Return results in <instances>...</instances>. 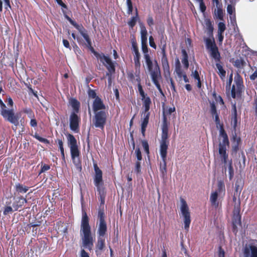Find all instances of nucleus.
I'll use <instances>...</instances> for the list:
<instances>
[{"label":"nucleus","mask_w":257,"mask_h":257,"mask_svg":"<svg viewBox=\"0 0 257 257\" xmlns=\"http://www.w3.org/2000/svg\"><path fill=\"white\" fill-rule=\"evenodd\" d=\"M15 188L18 192L21 193H25L27 192L29 190L28 187L24 186L20 183H17L16 184Z\"/></svg>","instance_id":"nucleus-29"},{"label":"nucleus","mask_w":257,"mask_h":257,"mask_svg":"<svg viewBox=\"0 0 257 257\" xmlns=\"http://www.w3.org/2000/svg\"><path fill=\"white\" fill-rule=\"evenodd\" d=\"M210 112L213 117H214V114H216L217 113L216 107L215 103L213 102H210Z\"/></svg>","instance_id":"nucleus-44"},{"label":"nucleus","mask_w":257,"mask_h":257,"mask_svg":"<svg viewBox=\"0 0 257 257\" xmlns=\"http://www.w3.org/2000/svg\"><path fill=\"white\" fill-rule=\"evenodd\" d=\"M140 59L141 58L134 59L135 69L136 70H139L140 69V67H141Z\"/></svg>","instance_id":"nucleus-54"},{"label":"nucleus","mask_w":257,"mask_h":257,"mask_svg":"<svg viewBox=\"0 0 257 257\" xmlns=\"http://www.w3.org/2000/svg\"><path fill=\"white\" fill-rule=\"evenodd\" d=\"M126 4L127 6V14L130 15L133 12V5L131 0H126Z\"/></svg>","instance_id":"nucleus-48"},{"label":"nucleus","mask_w":257,"mask_h":257,"mask_svg":"<svg viewBox=\"0 0 257 257\" xmlns=\"http://www.w3.org/2000/svg\"><path fill=\"white\" fill-rule=\"evenodd\" d=\"M135 172L137 174H140L141 172V163L140 161H137L136 163Z\"/></svg>","instance_id":"nucleus-55"},{"label":"nucleus","mask_w":257,"mask_h":257,"mask_svg":"<svg viewBox=\"0 0 257 257\" xmlns=\"http://www.w3.org/2000/svg\"><path fill=\"white\" fill-rule=\"evenodd\" d=\"M146 57L144 58L145 62L148 68V70L150 73L151 77H152L153 73L158 72L159 74H161L160 70L158 64L156 61H155V64L153 66V63L149 55H146Z\"/></svg>","instance_id":"nucleus-8"},{"label":"nucleus","mask_w":257,"mask_h":257,"mask_svg":"<svg viewBox=\"0 0 257 257\" xmlns=\"http://www.w3.org/2000/svg\"><path fill=\"white\" fill-rule=\"evenodd\" d=\"M142 100L143 101V106L145 107V112H148L151 103L150 98L148 96H145L144 98H142Z\"/></svg>","instance_id":"nucleus-27"},{"label":"nucleus","mask_w":257,"mask_h":257,"mask_svg":"<svg viewBox=\"0 0 257 257\" xmlns=\"http://www.w3.org/2000/svg\"><path fill=\"white\" fill-rule=\"evenodd\" d=\"M143 147L146 154H149V146L146 141H143L142 142Z\"/></svg>","instance_id":"nucleus-50"},{"label":"nucleus","mask_w":257,"mask_h":257,"mask_svg":"<svg viewBox=\"0 0 257 257\" xmlns=\"http://www.w3.org/2000/svg\"><path fill=\"white\" fill-rule=\"evenodd\" d=\"M153 83L155 84L157 88L158 89L161 88L159 83V80L161 78V74H159L158 72L153 73L152 77H151Z\"/></svg>","instance_id":"nucleus-22"},{"label":"nucleus","mask_w":257,"mask_h":257,"mask_svg":"<svg viewBox=\"0 0 257 257\" xmlns=\"http://www.w3.org/2000/svg\"><path fill=\"white\" fill-rule=\"evenodd\" d=\"M218 190L219 192L225 190V186L222 181H218L217 183Z\"/></svg>","instance_id":"nucleus-52"},{"label":"nucleus","mask_w":257,"mask_h":257,"mask_svg":"<svg viewBox=\"0 0 257 257\" xmlns=\"http://www.w3.org/2000/svg\"><path fill=\"white\" fill-rule=\"evenodd\" d=\"M41 224V221H40V220H35L34 222H30V223L29 224V225L32 226V227H37V226H38L40 225Z\"/></svg>","instance_id":"nucleus-59"},{"label":"nucleus","mask_w":257,"mask_h":257,"mask_svg":"<svg viewBox=\"0 0 257 257\" xmlns=\"http://www.w3.org/2000/svg\"><path fill=\"white\" fill-rule=\"evenodd\" d=\"M149 44L151 47L154 49L156 48V45L154 42V38L152 36L149 37Z\"/></svg>","instance_id":"nucleus-60"},{"label":"nucleus","mask_w":257,"mask_h":257,"mask_svg":"<svg viewBox=\"0 0 257 257\" xmlns=\"http://www.w3.org/2000/svg\"><path fill=\"white\" fill-rule=\"evenodd\" d=\"M244 61L241 59H237L234 62V66L238 68H240L243 66Z\"/></svg>","instance_id":"nucleus-46"},{"label":"nucleus","mask_w":257,"mask_h":257,"mask_svg":"<svg viewBox=\"0 0 257 257\" xmlns=\"http://www.w3.org/2000/svg\"><path fill=\"white\" fill-rule=\"evenodd\" d=\"M93 110L94 112L103 110L105 108V106L103 104L102 100L99 97H97L93 101L92 104Z\"/></svg>","instance_id":"nucleus-14"},{"label":"nucleus","mask_w":257,"mask_h":257,"mask_svg":"<svg viewBox=\"0 0 257 257\" xmlns=\"http://www.w3.org/2000/svg\"><path fill=\"white\" fill-rule=\"evenodd\" d=\"M218 197V194L217 192H214L211 194L210 197V200L212 204V205L215 207H218V203L217 202V199Z\"/></svg>","instance_id":"nucleus-30"},{"label":"nucleus","mask_w":257,"mask_h":257,"mask_svg":"<svg viewBox=\"0 0 257 257\" xmlns=\"http://www.w3.org/2000/svg\"><path fill=\"white\" fill-rule=\"evenodd\" d=\"M94 113L93 124L96 128L103 130L106 122L107 113L104 110Z\"/></svg>","instance_id":"nucleus-5"},{"label":"nucleus","mask_w":257,"mask_h":257,"mask_svg":"<svg viewBox=\"0 0 257 257\" xmlns=\"http://www.w3.org/2000/svg\"><path fill=\"white\" fill-rule=\"evenodd\" d=\"M100 61L106 67L108 71L111 73H115V68L114 63L112 62L110 58L104 55L102 56Z\"/></svg>","instance_id":"nucleus-11"},{"label":"nucleus","mask_w":257,"mask_h":257,"mask_svg":"<svg viewBox=\"0 0 257 257\" xmlns=\"http://www.w3.org/2000/svg\"><path fill=\"white\" fill-rule=\"evenodd\" d=\"M220 63H221V61L218 62H216L215 65H216V68H217V69L218 70V74L219 75V76L220 77V78L222 79L225 76L226 72L223 69V67L221 65Z\"/></svg>","instance_id":"nucleus-28"},{"label":"nucleus","mask_w":257,"mask_h":257,"mask_svg":"<svg viewBox=\"0 0 257 257\" xmlns=\"http://www.w3.org/2000/svg\"><path fill=\"white\" fill-rule=\"evenodd\" d=\"M132 50L134 53V59L141 58V54L139 52L137 43L135 41L132 42Z\"/></svg>","instance_id":"nucleus-25"},{"label":"nucleus","mask_w":257,"mask_h":257,"mask_svg":"<svg viewBox=\"0 0 257 257\" xmlns=\"http://www.w3.org/2000/svg\"><path fill=\"white\" fill-rule=\"evenodd\" d=\"M217 8L218 9L217 10L215 9L214 11L215 17L217 19H218L220 20H223V17L222 11L221 9L219 8V7Z\"/></svg>","instance_id":"nucleus-39"},{"label":"nucleus","mask_w":257,"mask_h":257,"mask_svg":"<svg viewBox=\"0 0 257 257\" xmlns=\"http://www.w3.org/2000/svg\"><path fill=\"white\" fill-rule=\"evenodd\" d=\"M162 136L160 143H169L168 139V123L166 117L164 115L162 126Z\"/></svg>","instance_id":"nucleus-10"},{"label":"nucleus","mask_w":257,"mask_h":257,"mask_svg":"<svg viewBox=\"0 0 257 257\" xmlns=\"http://www.w3.org/2000/svg\"><path fill=\"white\" fill-rule=\"evenodd\" d=\"M210 56L214 59L215 62H220L221 56L220 54L218 51V47H215V49H212L210 50Z\"/></svg>","instance_id":"nucleus-21"},{"label":"nucleus","mask_w":257,"mask_h":257,"mask_svg":"<svg viewBox=\"0 0 257 257\" xmlns=\"http://www.w3.org/2000/svg\"><path fill=\"white\" fill-rule=\"evenodd\" d=\"M50 168V167L49 165L44 164V165L42 166L40 173L45 172V171L49 170Z\"/></svg>","instance_id":"nucleus-62"},{"label":"nucleus","mask_w":257,"mask_h":257,"mask_svg":"<svg viewBox=\"0 0 257 257\" xmlns=\"http://www.w3.org/2000/svg\"><path fill=\"white\" fill-rule=\"evenodd\" d=\"M70 103L71 106L74 110L73 112H75V113L78 112L80 107V103L76 99H71Z\"/></svg>","instance_id":"nucleus-31"},{"label":"nucleus","mask_w":257,"mask_h":257,"mask_svg":"<svg viewBox=\"0 0 257 257\" xmlns=\"http://www.w3.org/2000/svg\"><path fill=\"white\" fill-rule=\"evenodd\" d=\"M150 116V113L148 112L147 113H145L144 114V118L142 120L141 126H147L148 122H149V119Z\"/></svg>","instance_id":"nucleus-36"},{"label":"nucleus","mask_w":257,"mask_h":257,"mask_svg":"<svg viewBox=\"0 0 257 257\" xmlns=\"http://www.w3.org/2000/svg\"><path fill=\"white\" fill-rule=\"evenodd\" d=\"M226 29V26L224 23L219 22L218 24V33H223Z\"/></svg>","instance_id":"nucleus-41"},{"label":"nucleus","mask_w":257,"mask_h":257,"mask_svg":"<svg viewBox=\"0 0 257 257\" xmlns=\"http://www.w3.org/2000/svg\"><path fill=\"white\" fill-rule=\"evenodd\" d=\"M32 136L34 138H35V139L38 140L39 141H40V142L44 143L45 144H49V140H48L46 139H45V138L40 137L37 133H35V135H32Z\"/></svg>","instance_id":"nucleus-40"},{"label":"nucleus","mask_w":257,"mask_h":257,"mask_svg":"<svg viewBox=\"0 0 257 257\" xmlns=\"http://www.w3.org/2000/svg\"><path fill=\"white\" fill-rule=\"evenodd\" d=\"M231 125L235 130L237 125V110L235 104L232 105Z\"/></svg>","instance_id":"nucleus-23"},{"label":"nucleus","mask_w":257,"mask_h":257,"mask_svg":"<svg viewBox=\"0 0 257 257\" xmlns=\"http://www.w3.org/2000/svg\"><path fill=\"white\" fill-rule=\"evenodd\" d=\"M135 153H136V157H137L138 161H141L142 159V157L141 152V150L139 148H138L136 149V150L135 151Z\"/></svg>","instance_id":"nucleus-57"},{"label":"nucleus","mask_w":257,"mask_h":257,"mask_svg":"<svg viewBox=\"0 0 257 257\" xmlns=\"http://www.w3.org/2000/svg\"><path fill=\"white\" fill-rule=\"evenodd\" d=\"M142 44V50L144 54V58L146 57V55H149L148 54V48L147 46V42H141Z\"/></svg>","instance_id":"nucleus-42"},{"label":"nucleus","mask_w":257,"mask_h":257,"mask_svg":"<svg viewBox=\"0 0 257 257\" xmlns=\"http://www.w3.org/2000/svg\"><path fill=\"white\" fill-rule=\"evenodd\" d=\"M72 25H73L79 31L80 34L86 31L82 25H79L75 22H74Z\"/></svg>","instance_id":"nucleus-43"},{"label":"nucleus","mask_w":257,"mask_h":257,"mask_svg":"<svg viewBox=\"0 0 257 257\" xmlns=\"http://www.w3.org/2000/svg\"><path fill=\"white\" fill-rule=\"evenodd\" d=\"M228 172H229V179L231 180L234 175V171L233 169L232 166V161L230 160L228 162Z\"/></svg>","instance_id":"nucleus-45"},{"label":"nucleus","mask_w":257,"mask_h":257,"mask_svg":"<svg viewBox=\"0 0 257 257\" xmlns=\"http://www.w3.org/2000/svg\"><path fill=\"white\" fill-rule=\"evenodd\" d=\"M80 234L83 246L91 250L93 246V238L91 234L88 216L86 212L83 210L82 213Z\"/></svg>","instance_id":"nucleus-1"},{"label":"nucleus","mask_w":257,"mask_h":257,"mask_svg":"<svg viewBox=\"0 0 257 257\" xmlns=\"http://www.w3.org/2000/svg\"><path fill=\"white\" fill-rule=\"evenodd\" d=\"M243 255V257H257V245H246L244 248Z\"/></svg>","instance_id":"nucleus-12"},{"label":"nucleus","mask_w":257,"mask_h":257,"mask_svg":"<svg viewBox=\"0 0 257 257\" xmlns=\"http://www.w3.org/2000/svg\"><path fill=\"white\" fill-rule=\"evenodd\" d=\"M138 20V15L137 12H136V15L135 16H133L131 18L130 21L127 22V24L129 26L130 28L133 29L134 27L136 25V23Z\"/></svg>","instance_id":"nucleus-33"},{"label":"nucleus","mask_w":257,"mask_h":257,"mask_svg":"<svg viewBox=\"0 0 257 257\" xmlns=\"http://www.w3.org/2000/svg\"><path fill=\"white\" fill-rule=\"evenodd\" d=\"M235 192L234 193L233 201L234 202V209H240V201L239 198H237V196H239L241 190L238 191V186L235 185Z\"/></svg>","instance_id":"nucleus-15"},{"label":"nucleus","mask_w":257,"mask_h":257,"mask_svg":"<svg viewBox=\"0 0 257 257\" xmlns=\"http://www.w3.org/2000/svg\"><path fill=\"white\" fill-rule=\"evenodd\" d=\"M24 112L28 115L29 118L34 117V114L31 108H26L24 109Z\"/></svg>","instance_id":"nucleus-49"},{"label":"nucleus","mask_w":257,"mask_h":257,"mask_svg":"<svg viewBox=\"0 0 257 257\" xmlns=\"http://www.w3.org/2000/svg\"><path fill=\"white\" fill-rule=\"evenodd\" d=\"M214 116L215 117L214 120H215L216 126L217 127H218V126H219V137L221 138V137H220L221 130H222L224 132H225V131L223 128V124L220 123V120L218 113H217L216 114H214Z\"/></svg>","instance_id":"nucleus-32"},{"label":"nucleus","mask_w":257,"mask_h":257,"mask_svg":"<svg viewBox=\"0 0 257 257\" xmlns=\"http://www.w3.org/2000/svg\"><path fill=\"white\" fill-rule=\"evenodd\" d=\"M91 52L94 55V56L96 57L97 59H101V58L102 57V56H104V54L103 53H99L95 51L94 48L92 47V45L90 46V47H88Z\"/></svg>","instance_id":"nucleus-38"},{"label":"nucleus","mask_w":257,"mask_h":257,"mask_svg":"<svg viewBox=\"0 0 257 257\" xmlns=\"http://www.w3.org/2000/svg\"><path fill=\"white\" fill-rule=\"evenodd\" d=\"M147 24L150 27H152L154 25V20L153 18L151 16H149L147 20Z\"/></svg>","instance_id":"nucleus-58"},{"label":"nucleus","mask_w":257,"mask_h":257,"mask_svg":"<svg viewBox=\"0 0 257 257\" xmlns=\"http://www.w3.org/2000/svg\"><path fill=\"white\" fill-rule=\"evenodd\" d=\"M30 118H31V120H30V125L33 127H36L37 126V121L36 119L34 117Z\"/></svg>","instance_id":"nucleus-61"},{"label":"nucleus","mask_w":257,"mask_h":257,"mask_svg":"<svg viewBox=\"0 0 257 257\" xmlns=\"http://www.w3.org/2000/svg\"><path fill=\"white\" fill-rule=\"evenodd\" d=\"M227 12L230 15H232L233 12V8L231 5H228L226 9Z\"/></svg>","instance_id":"nucleus-64"},{"label":"nucleus","mask_w":257,"mask_h":257,"mask_svg":"<svg viewBox=\"0 0 257 257\" xmlns=\"http://www.w3.org/2000/svg\"><path fill=\"white\" fill-rule=\"evenodd\" d=\"M240 209H233V215L232 223L233 226H236L237 224L241 223V216L240 215Z\"/></svg>","instance_id":"nucleus-18"},{"label":"nucleus","mask_w":257,"mask_h":257,"mask_svg":"<svg viewBox=\"0 0 257 257\" xmlns=\"http://www.w3.org/2000/svg\"><path fill=\"white\" fill-rule=\"evenodd\" d=\"M220 132V137H221L222 140L221 141L219 139L218 152L221 162L224 165H227L228 155L226 151L227 147H229V142L226 133L222 130Z\"/></svg>","instance_id":"nucleus-4"},{"label":"nucleus","mask_w":257,"mask_h":257,"mask_svg":"<svg viewBox=\"0 0 257 257\" xmlns=\"http://www.w3.org/2000/svg\"><path fill=\"white\" fill-rule=\"evenodd\" d=\"M191 76L196 80H198L199 79H200L199 75L197 70H195L194 71H193L192 72Z\"/></svg>","instance_id":"nucleus-63"},{"label":"nucleus","mask_w":257,"mask_h":257,"mask_svg":"<svg viewBox=\"0 0 257 257\" xmlns=\"http://www.w3.org/2000/svg\"><path fill=\"white\" fill-rule=\"evenodd\" d=\"M79 118L75 112H72L70 116V128L76 132L78 130L79 126Z\"/></svg>","instance_id":"nucleus-13"},{"label":"nucleus","mask_w":257,"mask_h":257,"mask_svg":"<svg viewBox=\"0 0 257 257\" xmlns=\"http://www.w3.org/2000/svg\"><path fill=\"white\" fill-rule=\"evenodd\" d=\"M205 32L209 37H213L214 27L210 20L206 19L204 20Z\"/></svg>","instance_id":"nucleus-16"},{"label":"nucleus","mask_w":257,"mask_h":257,"mask_svg":"<svg viewBox=\"0 0 257 257\" xmlns=\"http://www.w3.org/2000/svg\"><path fill=\"white\" fill-rule=\"evenodd\" d=\"M166 44L165 43L164 44H162V42H161V53L162 55V67L164 69L165 72L169 73L170 72V67L168 63L167 55L166 53Z\"/></svg>","instance_id":"nucleus-9"},{"label":"nucleus","mask_w":257,"mask_h":257,"mask_svg":"<svg viewBox=\"0 0 257 257\" xmlns=\"http://www.w3.org/2000/svg\"><path fill=\"white\" fill-rule=\"evenodd\" d=\"M169 143H160V154L162 160H166Z\"/></svg>","instance_id":"nucleus-19"},{"label":"nucleus","mask_w":257,"mask_h":257,"mask_svg":"<svg viewBox=\"0 0 257 257\" xmlns=\"http://www.w3.org/2000/svg\"><path fill=\"white\" fill-rule=\"evenodd\" d=\"M162 163H161L160 171L164 177L166 175L167 169H166V160H162Z\"/></svg>","instance_id":"nucleus-35"},{"label":"nucleus","mask_w":257,"mask_h":257,"mask_svg":"<svg viewBox=\"0 0 257 257\" xmlns=\"http://www.w3.org/2000/svg\"><path fill=\"white\" fill-rule=\"evenodd\" d=\"M91 52L94 55V56L96 57L97 59H101V58L102 57V56H104V54L103 53H99L95 51L94 48L92 47V45L90 46V47H88Z\"/></svg>","instance_id":"nucleus-37"},{"label":"nucleus","mask_w":257,"mask_h":257,"mask_svg":"<svg viewBox=\"0 0 257 257\" xmlns=\"http://www.w3.org/2000/svg\"><path fill=\"white\" fill-rule=\"evenodd\" d=\"M27 202V200L26 199L24 198L22 196L18 197L16 198L15 201L13 204V206L15 208V210H17Z\"/></svg>","instance_id":"nucleus-17"},{"label":"nucleus","mask_w":257,"mask_h":257,"mask_svg":"<svg viewBox=\"0 0 257 257\" xmlns=\"http://www.w3.org/2000/svg\"><path fill=\"white\" fill-rule=\"evenodd\" d=\"M88 96L92 98H96L97 96H96V93L94 90L89 89L88 90Z\"/></svg>","instance_id":"nucleus-53"},{"label":"nucleus","mask_w":257,"mask_h":257,"mask_svg":"<svg viewBox=\"0 0 257 257\" xmlns=\"http://www.w3.org/2000/svg\"><path fill=\"white\" fill-rule=\"evenodd\" d=\"M181 52L183 56L182 63L184 65L185 68L188 69L189 66L188 54L185 49H182Z\"/></svg>","instance_id":"nucleus-24"},{"label":"nucleus","mask_w":257,"mask_h":257,"mask_svg":"<svg viewBox=\"0 0 257 257\" xmlns=\"http://www.w3.org/2000/svg\"><path fill=\"white\" fill-rule=\"evenodd\" d=\"M140 30L141 42H147V31L145 25L142 23L139 22Z\"/></svg>","instance_id":"nucleus-20"},{"label":"nucleus","mask_w":257,"mask_h":257,"mask_svg":"<svg viewBox=\"0 0 257 257\" xmlns=\"http://www.w3.org/2000/svg\"><path fill=\"white\" fill-rule=\"evenodd\" d=\"M206 47L209 51L212 49H215V47H217L215 44L214 39H213V41L210 38H206L204 40Z\"/></svg>","instance_id":"nucleus-26"},{"label":"nucleus","mask_w":257,"mask_h":257,"mask_svg":"<svg viewBox=\"0 0 257 257\" xmlns=\"http://www.w3.org/2000/svg\"><path fill=\"white\" fill-rule=\"evenodd\" d=\"M93 167L95 173L93 177L94 184L99 194L101 204H103L104 202V188L102 179V172L98 167L97 164L94 163Z\"/></svg>","instance_id":"nucleus-3"},{"label":"nucleus","mask_w":257,"mask_h":257,"mask_svg":"<svg viewBox=\"0 0 257 257\" xmlns=\"http://www.w3.org/2000/svg\"><path fill=\"white\" fill-rule=\"evenodd\" d=\"M68 146L70 149V154L72 162L79 171L82 169L81 163L80 159V151L77 145V141L75 137L71 134L67 136Z\"/></svg>","instance_id":"nucleus-2"},{"label":"nucleus","mask_w":257,"mask_h":257,"mask_svg":"<svg viewBox=\"0 0 257 257\" xmlns=\"http://www.w3.org/2000/svg\"><path fill=\"white\" fill-rule=\"evenodd\" d=\"M182 70L181 66L180 64V61L178 58H177L175 60V72H180V71Z\"/></svg>","instance_id":"nucleus-51"},{"label":"nucleus","mask_w":257,"mask_h":257,"mask_svg":"<svg viewBox=\"0 0 257 257\" xmlns=\"http://www.w3.org/2000/svg\"><path fill=\"white\" fill-rule=\"evenodd\" d=\"M104 239H103L101 237L99 236L96 244V248L99 250H102L104 247Z\"/></svg>","instance_id":"nucleus-34"},{"label":"nucleus","mask_w":257,"mask_h":257,"mask_svg":"<svg viewBox=\"0 0 257 257\" xmlns=\"http://www.w3.org/2000/svg\"><path fill=\"white\" fill-rule=\"evenodd\" d=\"M180 201L181 203L180 209L184 219V228L185 230H188L191 222L190 213L186 201L182 198Z\"/></svg>","instance_id":"nucleus-6"},{"label":"nucleus","mask_w":257,"mask_h":257,"mask_svg":"<svg viewBox=\"0 0 257 257\" xmlns=\"http://www.w3.org/2000/svg\"><path fill=\"white\" fill-rule=\"evenodd\" d=\"M98 228L97 233L100 237H103L107 230L106 223L105 221V214L103 209H99L98 212Z\"/></svg>","instance_id":"nucleus-7"},{"label":"nucleus","mask_w":257,"mask_h":257,"mask_svg":"<svg viewBox=\"0 0 257 257\" xmlns=\"http://www.w3.org/2000/svg\"><path fill=\"white\" fill-rule=\"evenodd\" d=\"M138 88L140 94L142 98L145 97L146 96V94L140 83L138 84Z\"/></svg>","instance_id":"nucleus-56"},{"label":"nucleus","mask_w":257,"mask_h":257,"mask_svg":"<svg viewBox=\"0 0 257 257\" xmlns=\"http://www.w3.org/2000/svg\"><path fill=\"white\" fill-rule=\"evenodd\" d=\"M13 212V209L11 206H6L4 208L3 214L5 215H7L10 213H12Z\"/></svg>","instance_id":"nucleus-47"}]
</instances>
